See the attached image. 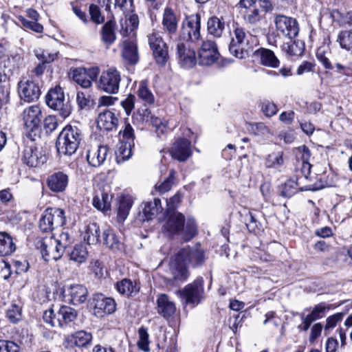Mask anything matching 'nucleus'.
<instances>
[{
  "mask_svg": "<svg viewBox=\"0 0 352 352\" xmlns=\"http://www.w3.org/2000/svg\"><path fill=\"white\" fill-rule=\"evenodd\" d=\"M166 217L163 229L168 235L178 234L188 241L197 234V225L193 218L186 220L184 215L179 212H166Z\"/></svg>",
  "mask_w": 352,
  "mask_h": 352,
  "instance_id": "nucleus-1",
  "label": "nucleus"
},
{
  "mask_svg": "<svg viewBox=\"0 0 352 352\" xmlns=\"http://www.w3.org/2000/svg\"><path fill=\"white\" fill-rule=\"evenodd\" d=\"M82 131L76 126L67 125L60 133L56 146L59 154L70 156L75 153L82 140Z\"/></svg>",
  "mask_w": 352,
  "mask_h": 352,
  "instance_id": "nucleus-2",
  "label": "nucleus"
},
{
  "mask_svg": "<svg viewBox=\"0 0 352 352\" xmlns=\"http://www.w3.org/2000/svg\"><path fill=\"white\" fill-rule=\"evenodd\" d=\"M45 99L47 106L57 111L62 118H66L71 114L72 104L69 98H65L64 91L60 87L51 89L46 95Z\"/></svg>",
  "mask_w": 352,
  "mask_h": 352,
  "instance_id": "nucleus-3",
  "label": "nucleus"
},
{
  "mask_svg": "<svg viewBox=\"0 0 352 352\" xmlns=\"http://www.w3.org/2000/svg\"><path fill=\"white\" fill-rule=\"evenodd\" d=\"M66 222L65 212L58 208H48L44 210L39 221V228L45 232H52L63 226Z\"/></svg>",
  "mask_w": 352,
  "mask_h": 352,
  "instance_id": "nucleus-4",
  "label": "nucleus"
},
{
  "mask_svg": "<svg viewBox=\"0 0 352 352\" xmlns=\"http://www.w3.org/2000/svg\"><path fill=\"white\" fill-rule=\"evenodd\" d=\"M121 76L115 67L109 68L102 72L97 82L98 88L107 94H115L119 91Z\"/></svg>",
  "mask_w": 352,
  "mask_h": 352,
  "instance_id": "nucleus-5",
  "label": "nucleus"
},
{
  "mask_svg": "<svg viewBox=\"0 0 352 352\" xmlns=\"http://www.w3.org/2000/svg\"><path fill=\"white\" fill-rule=\"evenodd\" d=\"M53 308L46 310L43 313V320L52 327H63L64 324L75 320L77 313L75 309L68 306H62L57 311V318L52 320Z\"/></svg>",
  "mask_w": 352,
  "mask_h": 352,
  "instance_id": "nucleus-6",
  "label": "nucleus"
},
{
  "mask_svg": "<svg viewBox=\"0 0 352 352\" xmlns=\"http://www.w3.org/2000/svg\"><path fill=\"white\" fill-rule=\"evenodd\" d=\"M274 21L276 30L289 40L298 36L299 27L296 19L279 14L274 16Z\"/></svg>",
  "mask_w": 352,
  "mask_h": 352,
  "instance_id": "nucleus-7",
  "label": "nucleus"
},
{
  "mask_svg": "<svg viewBox=\"0 0 352 352\" xmlns=\"http://www.w3.org/2000/svg\"><path fill=\"white\" fill-rule=\"evenodd\" d=\"M36 248L40 250L43 259L45 261H57L63 254V249L57 244L53 236L45 237L36 242Z\"/></svg>",
  "mask_w": 352,
  "mask_h": 352,
  "instance_id": "nucleus-8",
  "label": "nucleus"
},
{
  "mask_svg": "<svg viewBox=\"0 0 352 352\" xmlns=\"http://www.w3.org/2000/svg\"><path fill=\"white\" fill-rule=\"evenodd\" d=\"M204 280L201 278L196 279L179 291L182 297L187 304L193 306L198 305L204 297Z\"/></svg>",
  "mask_w": 352,
  "mask_h": 352,
  "instance_id": "nucleus-9",
  "label": "nucleus"
},
{
  "mask_svg": "<svg viewBox=\"0 0 352 352\" xmlns=\"http://www.w3.org/2000/svg\"><path fill=\"white\" fill-rule=\"evenodd\" d=\"M200 16L198 14L188 17L184 22L181 40L185 42L195 43L199 41L200 37Z\"/></svg>",
  "mask_w": 352,
  "mask_h": 352,
  "instance_id": "nucleus-10",
  "label": "nucleus"
},
{
  "mask_svg": "<svg viewBox=\"0 0 352 352\" xmlns=\"http://www.w3.org/2000/svg\"><path fill=\"white\" fill-rule=\"evenodd\" d=\"M22 161L29 167L41 166L47 161V157L32 142L27 144L23 151Z\"/></svg>",
  "mask_w": 352,
  "mask_h": 352,
  "instance_id": "nucleus-11",
  "label": "nucleus"
},
{
  "mask_svg": "<svg viewBox=\"0 0 352 352\" xmlns=\"http://www.w3.org/2000/svg\"><path fill=\"white\" fill-rule=\"evenodd\" d=\"M167 274L168 276L166 279L172 283L175 281L183 282L188 278V272L186 265L181 258H179L177 254L171 258Z\"/></svg>",
  "mask_w": 352,
  "mask_h": 352,
  "instance_id": "nucleus-12",
  "label": "nucleus"
},
{
  "mask_svg": "<svg viewBox=\"0 0 352 352\" xmlns=\"http://www.w3.org/2000/svg\"><path fill=\"white\" fill-rule=\"evenodd\" d=\"M18 92L21 99L28 102L37 100L41 93L38 84L29 79H23L19 82Z\"/></svg>",
  "mask_w": 352,
  "mask_h": 352,
  "instance_id": "nucleus-13",
  "label": "nucleus"
},
{
  "mask_svg": "<svg viewBox=\"0 0 352 352\" xmlns=\"http://www.w3.org/2000/svg\"><path fill=\"white\" fill-rule=\"evenodd\" d=\"M177 254L186 265L190 264L195 267L201 265L206 259L204 251L199 245L194 248L186 247Z\"/></svg>",
  "mask_w": 352,
  "mask_h": 352,
  "instance_id": "nucleus-14",
  "label": "nucleus"
},
{
  "mask_svg": "<svg viewBox=\"0 0 352 352\" xmlns=\"http://www.w3.org/2000/svg\"><path fill=\"white\" fill-rule=\"evenodd\" d=\"M99 74L98 67L76 68L73 70L74 80L83 88H89Z\"/></svg>",
  "mask_w": 352,
  "mask_h": 352,
  "instance_id": "nucleus-15",
  "label": "nucleus"
},
{
  "mask_svg": "<svg viewBox=\"0 0 352 352\" xmlns=\"http://www.w3.org/2000/svg\"><path fill=\"white\" fill-rule=\"evenodd\" d=\"M94 314L102 318L111 314L116 310V302L113 298L104 297L102 294H96L94 297Z\"/></svg>",
  "mask_w": 352,
  "mask_h": 352,
  "instance_id": "nucleus-16",
  "label": "nucleus"
},
{
  "mask_svg": "<svg viewBox=\"0 0 352 352\" xmlns=\"http://www.w3.org/2000/svg\"><path fill=\"white\" fill-rule=\"evenodd\" d=\"M64 297L68 302L77 305L85 302L87 298V289L82 285H73L65 289Z\"/></svg>",
  "mask_w": 352,
  "mask_h": 352,
  "instance_id": "nucleus-17",
  "label": "nucleus"
},
{
  "mask_svg": "<svg viewBox=\"0 0 352 352\" xmlns=\"http://www.w3.org/2000/svg\"><path fill=\"white\" fill-rule=\"evenodd\" d=\"M178 62L185 69L192 68L197 63L195 50L192 45H177Z\"/></svg>",
  "mask_w": 352,
  "mask_h": 352,
  "instance_id": "nucleus-18",
  "label": "nucleus"
},
{
  "mask_svg": "<svg viewBox=\"0 0 352 352\" xmlns=\"http://www.w3.org/2000/svg\"><path fill=\"white\" fill-rule=\"evenodd\" d=\"M180 17L170 6H166L162 13V24L163 29L170 34L177 32Z\"/></svg>",
  "mask_w": 352,
  "mask_h": 352,
  "instance_id": "nucleus-19",
  "label": "nucleus"
},
{
  "mask_svg": "<svg viewBox=\"0 0 352 352\" xmlns=\"http://www.w3.org/2000/svg\"><path fill=\"white\" fill-rule=\"evenodd\" d=\"M301 183L302 182L297 177L290 178L285 183L281 195L286 197H290L298 192V189L301 190H317L322 188V186L315 184H307L305 186H300Z\"/></svg>",
  "mask_w": 352,
  "mask_h": 352,
  "instance_id": "nucleus-20",
  "label": "nucleus"
},
{
  "mask_svg": "<svg viewBox=\"0 0 352 352\" xmlns=\"http://www.w3.org/2000/svg\"><path fill=\"white\" fill-rule=\"evenodd\" d=\"M108 153L109 148L107 146L99 145L92 147L87 151V162L93 167H99L106 161Z\"/></svg>",
  "mask_w": 352,
  "mask_h": 352,
  "instance_id": "nucleus-21",
  "label": "nucleus"
},
{
  "mask_svg": "<svg viewBox=\"0 0 352 352\" xmlns=\"http://www.w3.org/2000/svg\"><path fill=\"white\" fill-rule=\"evenodd\" d=\"M170 153L174 159L186 161L191 155L190 142L187 139H178L173 144Z\"/></svg>",
  "mask_w": 352,
  "mask_h": 352,
  "instance_id": "nucleus-22",
  "label": "nucleus"
},
{
  "mask_svg": "<svg viewBox=\"0 0 352 352\" xmlns=\"http://www.w3.org/2000/svg\"><path fill=\"white\" fill-rule=\"evenodd\" d=\"M41 111L38 106L32 105L24 109L23 119L27 129L33 131L37 129L41 120Z\"/></svg>",
  "mask_w": 352,
  "mask_h": 352,
  "instance_id": "nucleus-23",
  "label": "nucleus"
},
{
  "mask_svg": "<svg viewBox=\"0 0 352 352\" xmlns=\"http://www.w3.org/2000/svg\"><path fill=\"white\" fill-rule=\"evenodd\" d=\"M219 56L215 45H201L198 52L199 63L201 65H210L218 60Z\"/></svg>",
  "mask_w": 352,
  "mask_h": 352,
  "instance_id": "nucleus-24",
  "label": "nucleus"
},
{
  "mask_svg": "<svg viewBox=\"0 0 352 352\" xmlns=\"http://www.w3.org/2000/svg\"><path fill=\"white\" fill-rule=\"evenodd\" d=\"M118 118L112 111L105 110L100 112L97 118V126L104 131H113L117 128Z\"/></svg>",
  "mask_w": 352,
  "mask_h": 352,
  "instance_id": "nucleus-25",
  "label": "nucleus"
},
{
  "mask_svg": "<svg viewBox=\"0 0 352 352\" xmlns=\"http://www.w3.org/2000/svg\"><path fill=\"white\" fill-rule=\"evenodd\" d=\"M124 18L120 21V34L123 36H134L139 25V18L133 12L124 13Z\"/></svg>",
  "mask_w": 352,
  "mask_h": 352,
  "instance_id": "nucleus-26",
  "label": "nucleus"
},
{
  "mask_svg": "<svg viewBox=\"0 0 352 352\" xmlns=\"http://www.w3.org/2000/svg\"><path fill=\"white\" fill-rule=\"evenodd\" d=\"M68 176L63 172H56L48 177L47 184L55 192H63L68 185Z\"/></svg>",
  "mask_w": 352,
  "mask_h": 352,
  "instance_id": "nucleus-27",
  "label": "nucleus"
},
{
  "mask_svg": "<svg viewBox=\"0 0 352 352\" xmlns=\"http://www.w3.org/2000/svg\"><path fill=\"white\" fill-rule=\"evenodd\" d=\"M133 204V199L129 195H123L118 197L117 204V220L123 223L129 216Z\"/></svg>",
  "mask_w": 352,
  "mask_h": 352,
  "instance_id": "nucleus-28",
  "label": "nucleus"
},
{
  "mask_svg": "<svg viewBox=\"0 0 352 352\" xmlns=\"http://www.w3.org/2000/svg\"><path fill=\"white\" fill-rule=\"evenodd\" d=\"M157 305V312L164 318L170 317L176 311L174 302L170 300L167 295L164 294L158 296Z\"/></svg>",
  "mask_w": 352,
  "mask_h": 352,
  "instance_id": "nucleus-29",
  "label": "nucleus"
},
{
  "mask_svg": "<svg viewBox=\"0 0 352 352\" xmlns=\"http://www.w3.org/2000/svg\"><path fill=\"white\" fill-rule=\"evenodd\" d=\"M27 14L29 19H26L23 16L19 17V21L25 28L32 30L36 32H41L43 26L37 22L38 19V12L33 9H28Z\"/></svg>",
  "mask_w": 352,
  "mask_h": 352,
  "instance_id": "nucleus-30",
  "label": "nucleus"
},
{
  "mask_svg": "<svg viewBox=\"0 0 352 352\" xmlns=\"http://www.w3.org/2000/svg\"><path fill=\"white\" fill-rule=\"evenodd\" d=\"M254 55L260 58L261 63L263 65L277 67L279 64V61L274 55V52L266 48H260L256 50Z\"/></svg>",
  "mask_w": 352,
  "mask_h": 352,
  "instance_id": "nucleus-31",
  "label": "nucleus"
},
{
  "mask_svg": "<svg viewBox=\"0 0 352 352\" xmlns=\"http://www.w3.org/2000/svg\"><path fill=\"white\" fill-rule=\"evenodd\" d=\"M16 250L12 237L5 232H0V256L12 254Z\"/></svg>",
  "mask_w": 352,
  "mask_h": 352,
  "instance_id": "nucleus-32",
  "label": "nucleus"
},
{
  "mask_svg": "<svg viewBox=\"0 0 352 352\" xmlns=\"http://www.w3.org/2000/svg\"><path fill=\"white\" fill-rule=\"evenodd\" d=\"M111 195H109L107 192L100 190L93 198V206L99 210L107 211L111 208Z\"/></svg>",
  "mask_w": 352,
  "mask_h": 352,
  "instance_id": "nucleus-33",
  "label": "nucleus"
},
{
  "mask_svg": "<svg viewBox=\"0 0 352 352\" xmlns=\"http://www.w3.org/2000/svg\"><path fill=\"white\" fill-rule=\"evenodd\" d=\"M162 210L161 201L155 199L153 201L146 202L142 210V221H149Z\"/></svg>",
  "mask_w": 352,
  "mask_h": 352,
  "instance_id": "nucleus-34",
  "label": "nucleus"
},
{
  "mask_svg": "<svg viewBox=\"0 0 352 352\" xmlns=\"http://www.w3.org/2000/svg\"><path fill=\"white\" fill-rule=\"evenodd\" d=\"M102 239L103 243L113 251L120 250L122 246V243L111 229L103 231Z\"/></svg>",
  "mask_w": 352,
  "mask_h": 352,
  "instance_id": "nucleus-35",
  "label": "nucleus"
},
{
  "mask_svg": "<svg viewBox=\"0 0 352 352\" xmlns=\"http://www.w3.org/2000/svg\"><path fill=\"white\" fill-rule=\"evenodd\" d=\"M132 155V144L130 142L121 141L116 151V160L118 164L129 160Z\"/></svg>",
  "mask_w": 352,
  "mask_h": 352,
  "instance_id": "nucleus-36",
  "label": "nucleus"
},
{
  "mask_svg": "<svg viewBox=\"0 0 352 352\" xmlns=\"http://www.w3.org/2000/svg\"><path fill=\"white\" fill-rule=\"evenodd\" d=\"M138 96L144 104L151 105L155 103V96L148 87V82L143 80L138 89Z\"/></svg>",
  "mask_w": 352,
  "mask_h": 352,
  "instance_id": "nucleus-37",
  "label": "nucleus"
},
{
  "mask_svg": "<svg viewBox=\"0 0 352 352\" xmlns=\"http://www.w3.org/2000/svg\"><path fill=\"white\" fill-rule=\"evenodd\" d=\"M116 287L119 293L126 296L135 294L140 289V287L138 286L136 283H133L131 280L126 278L118 282Z\"/></svg>",
  "mask_w": 352,
  "mask_h": 352,
  "instance_id": "nucleus-38",
  "label": "nucleus"
},
{
  "mask_svg": "<svg viewBox=\"0 0 352 352\" xmlns=\"http://www.w3.org/2000/svg\"><path fill=\"white\" fill-rule=\"evenodd\" d=\"M122 57L127 64H137L139 60V54L137 45H124L122 50Z\"/></svg>",
  "mask_w": 352,
  "mask_h": 352,
  "instance_id": "nucleus-39",
  "label": "nucleus"
},
{
  "mask_svg": "<svg viewBox=\"0 0 352 352\" xmlns=\"http://www.w3.org/2000/svg\"><path fill=\"white\" fill-rule=\"evenodd\" d=\"M100 228L99 226L92 223L87 226L84 239L88 244H96L100 241Z\"/></svg>",
  "mask_w": 352,
  "mask_h": 352,
  "instance_id": "nucleus-40",
  "label": "nucleus"
},
{
  "mask_svg": "<svg viewBox=\"0 0 352 352\" xmlns=\"http://www.w3.org/2000/svg\"><path fill=\"white\" fill-rule=\"evenodd\" d=\"M102 39L105 43H111L116 40V23L111 20L104 24L101 30Z\"/></svg>",
  "mask_w": 352,
  "mask_h": 352,
  "instance_id": "nucleus-41",
  "label": "nucleus"
},
{
  "mask_svg": "<svg viewBox=\"0 0 352 352\" xmlns=\"http://www.w3.org/2000/svg\"><path fill=\"white\" fill-rule=\"evenodd\" d=\"M207 28L210 34L220 37L224 29V22L217 16H212L208 21Z\"/></svg>",
  "mask_w": 352,
  "mask_h": 352,
  "instance_id": "nucleus-42",
  "label": "nucleus"
},
{
  "mask_svg": "<svg viewBox=\"0 0 352 352\" xmlns=\"http://www.w3.org/2000/svg\"><path fill=\"white\" fill-rule=\"evenodd\" d=\"M87 248L82 244L75 245L69 253L70 259L78 263H84L87 260Z\"/></svg>",
  "mask_w": 352,
  "mask_h": 352,
  "instance_id": "nucleus-43",
  "label": "nucleus"
},
{
  "mask_svg": "<svg viewBox=\"0 0 352 352\" xmlns=\"http://www.w3.org/2000/svg\"><path fill=\"white\" fill-rule=\"evenodd\" d=\"M243 16L245 21L250 24H256L263 18V15L256 7L244 10Z\"/></svg>",
  "mask_w": 352,
  "mask_h": 352,
  "instance_id": "nucleus-44",
  "label": "nucleus"
},
{
  "mask_svg": "<svg viewBox=\"0 0 352 352\" xmlns=\"http://www.w3.org/2000/svg\"><path fill=\"white\" fill-rule=\"evenodd\" d=\"M152 50L157 63L164 65L168 58L167 45H153Z\"/></svg>",
  "mask_w": 352,
  "mask_h": 352,
  "instance_id": "nucleus-45",
  "label": "nucleus"
},
{
  "mask_svg": "<svg viewBox=\"0 0 352 352\" xmlns=\"http://www.w3.org/2000/svg\"><path fill=\"white\" fill-rule=\"evenodd\" d=\"M248 130L254 135L261 136L263 138H269L272 135L269 128L261 122L250 124Z\"/></svg>",
  "mask_w": 352,
  "mask_h": 352,
  "instance_id": "nucleus-46",
  "label": "nucleus"
},
{
  "mask_svg": "<svg viewBox=\"0 0 352 352\" xmlns=\"http://www.w3.org/2000/svg\"><path fill=\"white\" fill-rule=\"evenodd\" d=\"M283 153L282 151L274 152L268 155L265 165L269 168H278L283 164Z\"/></svg>",
  "mask_w": 352,
  "mask_h": 352,
  "instance_id": "nucleus-47",
  "label": "nucleus"
},
{
  "mask_svg": "<svg viewBox=\"0 0 352 352\" xmlns=\"http://www.w3.org/2000/svg\"><path fill=\"white\" fill-rule=\"evenodd\" d=\"M6 317L12 323H16L22 318L21 307L16 304H12L8 309Z\"/></svg>",
  "mask_w": 352,
  "mask_h": 352,
  "instance_id": "nucleus-48",
  "label": "nucleus"
},
{
  "mask_svg": "<svg viewBox=\"0 0 352 352\" xmlns=\"http://www.w3.org/2000/svg\"><path fill=\"white\" fill-rule=\"evenodd\" d=\"M92 340V336L90 333L85 331H77L74 335V342L75 345L79 347H83L87 346L91 342Z\"/></svg>",
  "mask_w": 352,
  "mask_h": 352,
  "instance_id": "nucleus-49",
  "label": "nucleus"
},
{
  "mask_svg": "<svg viewBox=\"0 0 352 352\" xmlns=\"http://www.w3.org/2000/svg\"><path fill=\"white\" fill-rule=\"evenodd\" d=\"M89 13L91 20L95 24L100 25L104 22V16L102 15L101 10L98 6L91 4L89 8Z\"/></svg>",
  "mask_w": 352,
  "mask_h": 352,
  "instance_id": "nucleus-50",
  "label": "nucleus"
},
{
  "mask_svg": "<svg viewBox=\"0 0 352 352\" xmlns=\"http://www.w3.org/2000/svg\"><path fill=\"white\" fill-rule=\"evenodd\" d=\"M329 53L328 45H320L316 51V57L321 62L324 67L328 69H332V65L326 56Z\"/></svg>",
  "mask_w": 352,
  "mask_h": 352,
  "instance_id": "nucleus-51",
  "label": "nucleus"
},
{
  "mask_svg": "<svg viewBox=\"0 0 352 352\" xmlns=\"http://www.w3.org/2000/svg\"><path fill=\"white\" fill-rule=\"evenodd\" d=\"M139 340L138 342V346L140 349L144 351H149V341H148V333L146 329L141 327L138 330Z\"/></svg>",
  "mask_w": 352,
  "mask_h": 352,
  "instance_id": "nucleus-52",
  "label": "nucleus"
},
{
  "mask_svg": "<svg viewBox=\"0 0 352 352\" xmlns=\"http://www.w3.org/2000/svg\"><path fill=\"white\" fill-rule=\"evenodd\" d=\"M115 8L119 9L124 13L134 12L133 0H115Z\"/></svg>",
  "mask_w": 352,
  "mask_h": 352,
  "instance_id": "nucleus-53",
  "label": "nucleus"
},
{
  "mask_svg": "<svg viewBox=\"0 0 352 352\" xmlns=\"http://www.w3.org/2000/svg\"><path fill=\"white\" fill-rule=\"evenodd\" d=\"M183 198V194L178 191L175 195L166 200V212H175V209L178 207Z\"/></svg>",
  "mask_w": 352,
  "mask_h": 352,
  "instance_id": "nucleus-54",
  "label": "nucleus"
},
{
  "mask_svg": "<svg viewBox=\"0 0 352 352\" xmlns=\"http://www.w3.org/2000/svg\"><path fill=\"white\" fill-rule=\"evenodd\" d=\"M0 352H21L20 346L13 341L0 340Z\"/></svg>",
  "mask_w": 352,
  "mask_h": 352,
  "instance_id": "nucleus-55",
  "label": "nucleus"
},
{
  "mask_svg": "<svg viewBox=\"0 0 352 352\" xmlns=\"http://www.w3.org/2000/svg\"><path fill=\"white\" fill-rule=\"evenodd\" d=\"M5 78L6 77L5 76ZM10 95V82L4 79L0 80V103H6L8 101Z\"/></svg>",
  "mask_w": 352,
  "mask_h": 352,
  "instance_id": "nucleus-56",
  "label": "nucleus"
},
{
  "mask_svg": "<svg viewBox=\"0 0 352 352\" xmlns=\"http://www.w3.org/2000/svg\"><path fill=\"white\" fill-rule=\"evenodd\" d=\"M325 309L326 307L324 305L318 304L316 305L311 312L306 316L313 322L314 321L322 318L324 316Z\"/></svg>",
  "mask_w": 352,
  "mask_h": 352,
  "instance_id": "nucleus-57",
  "label": "nucleus"
},
{
  "mask_svg": "<svg viewBox=\"0 0 352 352\" xmlns=\"http://www.w3.org/2000/svg\"><path fill=\"white\" fill-rule=\"evenodd\" d=\"M175 171L174 170H171L168 177L157 186V189L160 192L164 193L171 188L175 179Z\"/></svg>",
  "mask_w": 352,
  "mask_h": 352,
  "instance_id": "nucleus-58",
  "label": "nucleus"
},
{
  "mask_svg": "<svg viewBox=\"0 0 352 352\" xmlns=\"http://www.w3.org/2000/svg\"><path fill=\"white\" fill-rule=\"evenodd\" d=\"M342 318L343 314L341 313H338L329 316L326 320L324 331H329V330L333 329L336 326L337 323L342 320Z\"/></svg>",
  "mask_w": 352,
  "mask_h": 352,
  "instance_id": "nucleus-59",
  "label": "nucleus"
},
{
  "mask_svg": "<svg viewBox=\"0 0 352 352\" xmlns=\"http://www.w3.org/2000/svg\"><path fill=\"white\" fill-rule=\"evenodd\" d=\"M261 110L266 116L271 117L276 113L278 109L274 103L266 100L262 102Z\"/></svg>",
  "mask_w": 352,
  "mask_h": 352,
  "instance_id": "nucleus-60",
  "label": "nucleus"
},
{
  "mask_svg": "<svg viewBox=\"0 0 352 352\" xmlns=\"http://www.w3.org/2000/svg\"><path fill=\"white\" fill-rule=\"evenodd\" d=\"M55 240H56L57 244L60 248L63 249V253L66 248L72 243L70 235L67 232H63Z\"/></svg>",
  "mask_w": 352,
  "mask_h": 352,
  "instance_id": "nucleus-61",
  "label": "nucleus"
},
{
  "mask_svg": "<svg viewBox=\"0 0 352 352\" xmlns=\"http://www.w3.org/2000/svg\"><path fill=\"white\" fill-rule=\"evenodd\" d=\"M228 46L230 54L238 58H244L248 56V50L244 49L242 45Z\"/></svg>",
  "mask_w": 352,
  "mask_h": 352,
  "instance_id": "nucleus-62",
  "label": "nucleus"
},
{
  "mask_svg": "<svg viewBox=\"0 0 352 352\" xmlns=\"http://www.w3.org/2000/svg\"><path fill=\"white\" fill-rule=\"evenodd\" d=\"M152 116L153 115L148 109H143L138 111L134 116V119L142 123L148 124Z\"/></svg>",
  "mask_w": 352,
  "mask_h": 352,
  "instance_id": "nucleus-63",
  "label": "nucleus"
},
{
  "mask_svg": "<svg viewBox=\"0 0 352 352\" xmlns=\"http://www.w3.org/2000/svg\"><path fill=\"white\" fill-rule=\"evenodd\" d=\"M340 44H352V30L341 31L337 36Z\"/></svg>",
  "mask_w": 352,
  "mask_h": 352,
  "instance_id": "nucleus-64",
  "label": "nucleus"
}]
</instances>
